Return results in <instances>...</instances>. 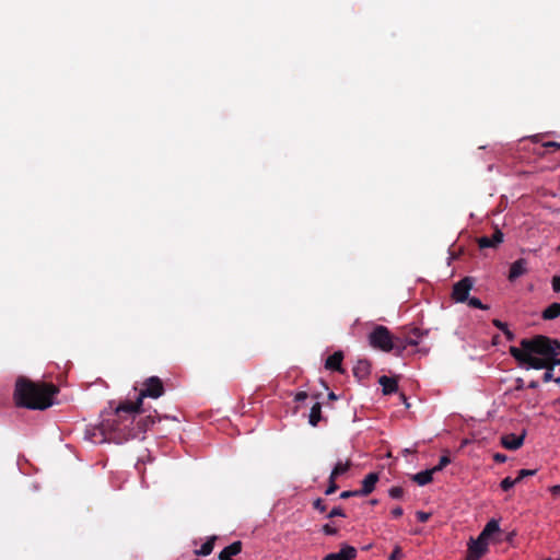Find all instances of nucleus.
Returning a JSON list of instances; mask_svg holds the SVG:
<instances>
[{"instance_id": "nucleus-1", "label": "nucleus", "mask_w": 560, "mask_h": 560, "mask_svg": "<svg viewBox=\"0 0 560 560\" xmlns=\"http://www.w3.org/2000/svg\"><path fill=\"white\" fill-rule=\"evenodd\" d=\"M520 348L510 347V354L517 361L518 365L527 369L542 370V382L555 381L560 383V376L553 377L552 371L560 365V341L544 335H536L532 338H523Z\"/></svg>"}, {"instance_id": "nucleus-2", "label": "nucleus", "mask_w": 560, "mask_h": 560, "mask_svg": "<svg viewBox=\"0 0 560 560\" xmlns=\"http://www.w3.org/2000/svg\"><path fill=\"white\" fill-rule=\"evenodd\" d=\"M58 387L51 383L33 382L25 376L15 381L13 399L18 407L31 410H45L52 406Z\"/></svg>"}, {"instance_id": "nucleus-3", "label": "nucleus", "mask_w": 560, "mask_h": 560, "mask_svg": "<svg viewBox=\"0 0 560 560\" xmlns=\"http://www.w3.org/2000/svg\"><path fill=\"white\" fill-rule=\"evenodd\" d=\"M139 412H130L127 417L113 415V418H108L101 423L103 433L114 434V439L121 441H128L129 439H143V434L154 425L156 422L155 416H147L140 419L135 424L136 415ZM127 416V412H124Z\"/></svg>"}, {"instance_id": "nucleus-4", "label": "nucleus", "mask_w": 560, "mask_h": 560, "mask_svg": "<svg viewBox=\"0 0 560 560\" xmlns=\"http://www.w3.org/2000/svg\"><path fill=\"white\" fill-rule=\"evenodd\" d=\"M165 393L163 382L158 376H150L145 378L142 383V388L139 393V396L136 401L126 400L120 402L115 408L116 416H124V412L130 415V412H142V405L144 398H153L156 399L163 396ZM128 418V415L126 416Z\"/></svg>"}, {"instance_id": "nucleus-5", "label": "nucleus", "mask_w": 560, "mask_h": 560, "mask_svg": "<svg viewBox=\"0 0 560 560\" xmlns=\"http://www.w3.org/2000/svg\"><path fill=\"white\" fill-rule=\"evenodd\" d=\"M369 343L372 348L383 351H393L394 335L383 325H376L368 336Z\"/></svg>"}, {"instance_id": "nucleus-6", "label": "nucleus", "mask_w": 560, "mask_h": 560, "mask_svg": "<svg viewBox=\"0 0 560 560\" xmlns=\"http://www.w3.org/2000/svg\"><path fill=\"white\" fill-rule=\"evenodd\" d=\"M412 334L417 335V339H412L411 336H398L394 335V341H393V351L395 355L400 357L402 355L404 351L407 349L408 346H418L420 342V339L422 338L423 334L419 328H413Z\"/></svg>"}, {"instance_id": "nucleus-7", "label": "nucleus", "mask_w": 560, "mask_h": 560, "mask_svg": "<svg viewBox=\"0 0 560 560\" xmlns=\"http://www.w3.org/2000/svg\"><path fill=\"white\" fill-rule=\"evenodd\" d=\"M474 285V279L471 277H465L462 280L457 281L453 285L452 299L455 302L464 303L469 298V292Z\"/></svg>"}, {"instance_id": "nucleus-8", "label": "nucleus", "mask_w": 560, "mask_h": 560, "mask_svg": "<svg viewBox=\"0 0 560 560\" xmlns=\"http://www.w3.org/2000/svg\"><path fill=\"white\" fill-rule=\"evenodd\" d=\"M503 233L501 230L495 229L491 236H481L477 238V244L480 249L497 248L503 242Z\"/></svg>"}, {"instance_id": "nucleus-9", "label": "nucleus", "mask_w": 560, "mask_h": 560, "mask_svg": "<svg viewBox=\"0 0 560 560\" xmlns=\"http://www.w3.org/2000/svg\"><path fill=\"white\" fill-rule=\"evenodd\" d=\"M525 436V431L521 435L504 434L501 436V445L509 451H516L524 444Z\"/></svg>"}, {"instance_id": "nucleus-10", "label": "nucleus", "mask_w": 560, "mask_h": 560, "mask_svg": "<svg viewBox=\"0 0 560 560\" xmlns=\"http://www.w3.org/2000/svg\"><path fill=\"white\" fill-rule=\"evenodd\" d=\"M357 557V549L345 545L338 552L328 553L323 560H353Z\"/></svg>"}, {"instance_id": "nucleus-11", "label": "nucleus", "mask_w": 560, "mask_h": 560, "mask_svg": "<svg viewBox=\"0 0 560 560\" xmlns=\"http://www.w3.org/2000/svg\"><path fill=\"white\" fill-rule=\"evenodd\" d=\"M488 542L482 537L478 536L476 539L470 538L468 542V550L477 558H481L488 551Z\"/></svg>"}, {"instance_id": "nucleus-12", "label": "nucleus", "mask_w": 560, "mask_h": 560, "mask_svg": "<svg viewBox=\"0 0 560 560\" xmlns=\"http://www.w3.org/2000/svg\"><path fill=\"white\" fill-rule=\"evenodd\" d=\"M526 272L527 261L524 258H520L511 265L508 278L510 281H515L517 278L525 275Z\"/></svg>"}, {"instance_id": "nucleus-13", "label": "nucleus", "mask_w": 560, "mask_h": 560, "mask_svg": "<svg viewBox=\"0 0 560 560\" xmlns=\"http://www.w3.org/2000/svg\"><path fill=\"white\" fill-rule=\"evenodd\" d=\"M242 541L237 540L226 546L221 550L218 558L219 560H233L234 556H237L242 551Z\"/></svg>"}, {"instance_id": "nucleus-14", "label": "nucleus", "mask_w": 560, "mask_h": 560, "mask_svg": "<svg viewBox=\"0 0 560 560\" xmlns=\"http://www.w3.org/2000/svg\"><path fill=\"white\" fill-rule=\"evenodd\" d=\"M378 474L376 472H370L365 476V478L362 480V488L359 490L361 495H369L372 493L375 489V485L378 481Z\"/></svg>"}, {"instance_id": "nucleus-15", "label": "nucleus", "mask_w": 560, "mask_h": 560, "mask_svg": "<svg viewBox=\"0 0 560 560\" xmlns=\"http://www.w3.org/2000/svg\"><path fill=\"white\" fill-rule=\"evenodd\" d=\"M384 395H390L398 390V381L395 377L383 375L378 378Z\"/></svg>"}, {"instance_id": "nucleus-16", "label": "nucleus", "mask_w": 560, "mask_h": 560, "mask_svg": "<svg viewBox=\"0 0 560 560\" xmlns=\"http://www.w3.org/2000/svg\"><path fill=\"white\" fill-rule=\"evenodd\" d=\"M500 532L501 529L499 521L492 518L486 524L479 536L482 537L485 540L489 541L491 538L494 537L495 534H499Z\"/></svg>"}, {"instance_id": "nucleus-17", "label": "nucleus", "mask_w": 560, "mask_h": 560, "mask_svg": "<svg viewBox=\"0 0 560 560\" xmlns=\"http://www.w3.org/2000/svg\"><path fill=\"white\" fill-rule=\"evenodd\" d=\"M343 354L341 351H336L330 354L325 362V368L331 371L343 372L341 368Z\"/></svg>"}, {"instance_id": "nucleus-18", "label": "nucleus", "mask_w": 560, "mask_h": 560, "mask_svg": "<svg viewBox=\"0 0 560 560\" xmlns=\"http://www.w3.org/2000/svg\"><path fill=\"white\" fill-rule=\"evenodd\" d=\"M371 373V364L368 360H359L353 366V375L359 380H365Z\"/></svg>"}, {"instance_id": "nucleus-19", "label": "nucleus", "mask_w": 560, "mask_h": 560, "mask_svg": "<svg viewBox=\"0 0 560 560\" xmlns=\"http://www.w3.org/2000/svg\"><path fill=\"white\" fill-rule=\"evenodd\" d=\"M434 472L435 471L433 469L420 471L412 476V480L417 482L419 486H425L432 481Z\"/></svg>"}, {"instance_id": "nucleus-20", "label": "nucleus", "mask_w": 560, "mask_h": 560, "mask_svg": "<svg viewBox=\"0 0 560 560\" xmlns=\"http://www.w3.org/2000/svg\"><path fill=\"white\" fill-rule=\"evenodd\" d=\"M560 316V303H552L546 307L541 317L546 320H551Z\"/></svg>"}, {"instance_id": "nucleus-21", "label": "nucleus", "mask_w": 560, "mask_h": 560, "mask_svg": "<svg viewBox=\"0 0 560 560\" xmlns=\"http://www.w3.org/2000/svg\"><path fill=\"white\" fill-rule=\"evenodd\" d=\"M320 420H322V405H320V402H316L311 408L308 422L312 427H316Z\"/></svg>"}, {"instance_id": "nucleus-22", "label": "nucleus", "mask_w": 560, "mask_h": 560, "mask_svg": "<svg viewBox=\"0 0 560 560\" xmlns=\"http://www.w3.org/2000/svg\"><path fill=\"white\" fill-rule=\"evenodd\" d=\"M351 467V462L346 463L338 462L330 472V479H337L339 476L346 474Z\"/></svg>"}, {"instance_id": "nucleus-23", "label": "nucleus", "mask_w": 560, "mask_h": 560, "mask_svg": "<svg viewBox=\"0 0 560 560\" xmlns=\"http://www.w3.org/2000/svg\"><path fill=\"white\" fill-rule=\"evenodd\" d=\"M214 541H215V537H211L206 542H203L201 545L200 549L196 550L195 553L197 556H202V557L209 556L213 551Z\"/></svg>"}, {"instance_id": "nucleus-24", "label": "nucleus", "mask_w": 560, "mask_h": 560, "mask_svg": "<svg viewBox=\"0 0 560 560\" xmlns=\"http://www.w3.org/2000/svg\"><path fill=\"white\" fill-rule=\"evenodd\" d=\"M493 325H494L498 329H500V330L505 335V337H506V339H508L509 341H513V340H514L515 336H514V334L509 329V327H508V324H506V323H503V322H501L500 319H494V320H493Z\"/></svg>"}, {"instance_id": "nucleus-25", "label": "nucleus", "mask_w": 560, "mask_h": 560, "mask_svg": "<svg viewBox=\"0 0 560 560\" xmlns=\"http://www.w3.org/2000/svg\"><path fill=\"white\" fill-rule=\"evenodd\" d=\"M518 482L517 478L512 479L511 477H505L501 483L500 487L503 491H509L512 489L516 483Z\"/></svg>"}, {"instance_id": "nucleus-26", "label": "nucleus", "mask_w": 560, "mask_h": 560, "mask_svg": "<svg viewBox=\"0 0 560 560\" xmlns=\"http://www.w3.org/2000/svg\"><path fill=\"white\" fill-rule=\"evenodd\" d=\"M470 307L479 308V310H488V306L482 304V302L478 298H468L466 301Z\"/></svg>"}, {"instance_id": "nucleus-27", "label": "nucleus", "mask_w": 560, "mask_h": 560, "mask_svg": "<svg viewBox=\"0 0 560 560\" xmlns=\"http://www.w3.org/2000/svg\"><path fill=\"white\" fill-rule=\"evenodd\" d=\"M451 463V458L447 455H444L440 458V462L432 469L438 472L441 471L444 467H446Z\"/></svg>"}, {"instance_id": "nucleus-28", "label": "nucleus", "mask_w": 560, "mask_h": 560, "mask_svg": "<svg viewBox=\"0 0 560 560\" xmlns=\"http://www.w3.org/2000/svg\"><path fill=\"white\" fill-rule=\"evenodd\" d=\"M388 493L393 499H400L404 495V489L401 487H392Z\"/></svg>"}, {"instance_id": "nucleus-29", "label": "nucleus", "mask_w": 560, "mask_h": 560, "mask_svg": "<svg viewBox=\"0 0 560 560\" xmlns=\"http://www.w3.org/2000/svg\"><path fill=\"white\" fill-rule=\"evenodd\" d=\"M336 516H341V517H346V513L343 511L342 508L340 506H335L327 515L328 518H332V517H336Z\"/></svg>"}, {"instance_id": "nucleus-30", "label": "nucleus", "mask_w": 560, "mask_h": 560, "mask_svg": "<svg viewBox=\"0 0 560 560\" xmlns=\"http://www.w3.org/2000/svg\"><path fill=\"white\" fill-rule=\"evenodd\" d=\"M536 472H537L536 469H521L518 471V476L516 478L520 482L523 478L534 476V475H536Z\"/></svg>"}, {"instance_id": "nucleus-31", "label": "nucleus", "mask_w": 560, "mask_h": 560, "mask_svg": "<svg viewBox=\"0 0 560 560\" xmlns=\"http://www.w3.org/2000/svg\"><path fill=\"white\" fill-rule=\"evenodd\" d=\"M337 490H338V485L336 483V479L329 478V483L325 491V494L330 495V494L335 493Z\"/></svg>"}, {"instance_id": "nucleus-32", "label": "nucleus", "mask_w": 560, "mask_h": 560, "mask_svg": "<svg viewBox=\"0 0 560 560\" xmlns=\"http://www.w3.org/2000/svg\"><path fill=\"white\" fill-rule=\"evenodd\" d=\"M313 506L315 510L319 511L320 513L325 512L327 510V506L323 499L318 498L313 502Z\"/></svg>"}, {"instance_id": "nucleus-33", "label": "nucleus", "mask_w": 560, "mask_h": 560, "mask_svg": "<svg viewBox=\"0 0 560 560\" xmlns=\"http://www.w3.org/2000/svg\"><path fill=\"white\" fill-rule=\"evenodd\" d=\"M359 495H361L359 490H347V491H342L340 493V499H349L351 497H359Z\"/></svg>"}, {"instance_id": "nucleus-34", "label": "nucleus", "mask_w": 560, "mask_h": 560, "mask_svg": "<svg viewBox=\"0 0 560 560\" xmlns=\"http://www.w3.org/2000/svg\"><path fill=\"white\" fill-rule=\"evenodd\" d=\"M416 516H417V518H418V521H419V522H421V523H425V522H428V521H429V518L431 517V514H430V513H428V512L418 511V512L416 513Z\"/></svg>"}, {"instance_id": "nucleus-35", "label": "nucleus", "mask_w": 560, "mask_h": 560, "mask_svg": "<svg viewBox=\"0 0 560 560\" xmlns=\"http://www.w3.org/2000/svg\"><path fill=\"white\" fill-rule=\"evenodd\" d=\"M323 532L326 534V535H329V536H334L337 534V528L332 527L331 525L329 524H325L323 526Z\"/></svg>"}, {"instance_id": "nucleus-36", "label": "nucleus", "mask_w": 560, "mask_h": 560, "mask_svg": "<svg viewBox=\"0 0 560 560\" xmlns=\"http://www.w3.org/2000/svg\"><path fill=\"white\" fill-rule=\"evenodd\" d=\"M552 290L557 293L560 292V276L552 278Z\"/></svg>"}, {"instance_id": "nucleus-37", "label": "nucleus", "mask_w": 560, "mask_h": 560, "mask_svg": "<svg viewBox=\"0 0 560 560\" xmlns=\"http://www.w3.org/2000/svg\"><path fill=\"white\" fill-rule=\"evenodd\" d=\"M493 459H494V462H497V463H500V464H501V463H504V462L506 460V455H505V454H502V453H495V454L493 455Z\"/></svg>"}, {"instance_id": "nucleus-38", "label": "nucleus", "mask_w": 560, "mask_h": 560, "mask_svg": "<svg viewBox=\"0 0 560 560\" xmlns=\"http://www.w3.org/2000/svg\"><path fill=\"white\" fill-rule=\"evenodd\" d=\"M404 514V510L400 506H396L392 510V515L395 517V518H398L400 517L401 515Z\"/></svg>"}, {"instance_id": "nucleus-39", "label": "nucleus", "mask_w": 560, "mask_h": 560, "mask_svg": "<svg viewBox=\"0 0 560 560\" xmlns=\"http://www.w3.org/2000/svg\"><path fill=\"white\" fill-rule=\"evenodd\" d=\"M400 556H401V549H400L399 547H396V548L393 550V552H392V555H390V557H389V559H388V560H397V559H398V557H400Z\"/></svg>"}, {"instance_id": "nucleus-40", "label": "nucleus", "mask_w": 560, "mask_h": 560, "mask_svg": "<svg viewBox=\"0 0 560 560\" xmlns=\"http://www.w3.org/2000/svg\"><path fill=\"white\" fill-rule=\"evenodd\" d=\"M307 396L308 395H307L306 392H299V393L295 394L294 399H295V401H303V400H305L307 398Z\"/></svg>"}, {"instance_id": "nucleus-41", "label": "nucleus", "mask_w": 560, "mask_h": 560, "mask_svg": "<svg viewBox=\"0 0 560 560\" xmlns=\"http://www.w3.org/2000/svg\"><path fill=\"white\" fill-rule=\"evenodd\" d=\"M551 493H552L553 495H560V485L553 486V487L551 488Z\"/></svg>"}, {"instance_id": "nucleus-42", "label": "nucleus", "mask_w": 560, "mask_h": 560, "mask_svg": "<svg viewBox=\"0 0 560 560\" xmlns=\"http://www.w3.org/2000/svg\"><path fill=\"white\" fill-rule=\"evenodd\" d=\"M539 386L537 381H530L528 387L532 389H536Z\"/></svg>"}, {"instance_id": "nucleus-43", "label": "nucleus", "mask_w": 560, "mask_h": 560, "mask_svg": "<svg viewBox=\"0 0 560 560\" xmlns=\"http://www.w3.org/2000/svg\"><path fill=\"white\" fill-rule=\"evenodd\" d=\"M546 148H555L557 149L558 148V142H553V141H550V142H547L545 144Z\"/></svg>"}, {"instance_id": "nucleus-44", "label": "nucleus", "mask_w": 560, "mask_h": 560, "mask_svg": "<svg viewBox=\"0 0 560 560\" xmlns=\"http://www.w3.org/2000/svg\"><path fill=\"white\" fill-rule=\"evenodd\" d=\"M523 385H524L523 380H522V378H518V380H517V386H516V388H517V389H521V388H523Z\"/></svg>"}, {"instance_id": "nucleus-45", "label": "nucleus", "mask_w": 560, "mask_h": 560, "mask_svg": "<svg viewBox=\"0 0 560 560\" xmlns=\"http://www.w3.org/2000/svg\"><path fill=\"white\" fill-rule=\"evenodd\" d=\"M328 398H329L330 400H336V399H337V396L335 395V393H332V392H331V393H329V394H328Z\"/></svg>"}, {"instance_id": "nucleus-46", "label": "nucleus", "mask_w": 560, "mask_h": 560, "mask_svg": "<svg viewBox=\"0 0 560 560\" xmlns=\"http://www.w3.org/2000/svg\"><path fill=\"white\" fill-rule=\"evenodd\" d=\"M406 336H411V337H412V339H417V335H413V334H412V330H411L409 334H407Z\"/></svg>"}, {"instance_id": "nucleus-47", "label": "nucleus", "mask_w": 560, "mask_h": 560, "mask_svg": "<svg viewBox=\"0 0 560 560\" xmlns=\"http://www.w3.org/2000/svg\"><path fill=\"white\" fill-rule=\"evenodd\" d=\"M377 503V500H372L371 501V504H376Z\"/></svg>"}, {"instance_id": "nucleus-48", "label": "nucleus", "mask_w": 560, "mask_h": 560, "mask_svg": "<svg viewBox=\"0 0 560 560\" xmlns=\"http://www.w3.org/2000/svg\"><path fill=\"white\" fill-rule=\"evenodd\" d=\"M557 150H560V143H559V142H558V148H557Z\"/></svg>"}, {"instance_id": "nucleus-49", "label": "nucleus", "mask_w": 560, "mask_h": 560, "mask_svg": "<svg viewBox=\"0 0 560 560\" xmlns=\"http://www.w3.org/2000/svg\"><path fill=\"white\" fill-rule=\"evenodd\" d=\"M559 250H560V247H559Z\"/></svg>"}]
</instances>
